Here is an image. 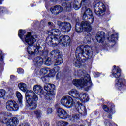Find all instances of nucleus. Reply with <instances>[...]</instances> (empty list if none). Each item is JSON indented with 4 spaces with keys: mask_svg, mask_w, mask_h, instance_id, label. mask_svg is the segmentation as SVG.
<instances>
[{
    "mask_svg": "<svg viewBox=\"0 0 126 126\" xmlns=\"http://www.w3.org/2000/svg\"><path fill=\"white\" fill-rule=\"evenodd\" d=\"M60 102L61 104L63 105L65 108H67V109L72 108L74 105V104H75L74 101H73V99L68 95L63 96L61 98Z\"/></svg>",
    "mask_w": 126,
    "mask_h": 126,
    "instance_id": "nucleus-9",
    "label": "nucleus"
},
{
    "mask_svg": "<svg viewBox=\"0 0 126 126\" xmlns=\"http://www.w3.org/2000/svg\"><path fill=\"white\" fill-rule=\"evenodd\" d=\"M91 41V37L89 35H86L84 39V42L85 44H89Z\"/></svg>",
    "mask_w": 126,
    "mask_h": 126,
    "instance_id": "nucleus-35",
    "label": "nucleus"
},
{
    "mask_svg": "<svg viewBox=\"0 0 126 126\" xmlns=\"http://www.w3.org/2000/svg\"><path fill=\"white\" fill-rule=\"evenodd\" d=\"M112 115H113V111L111 109L110 111L108 112V118H109V119H112Z\"/></svg>",
    "mask_w": 126,
    "mask_h": 126,
    "instance_id": "nucleus-44",
    "label": "nucleus"
},
{
    "mask_svg": "<svg viewBox=\"0 0 126 126\" xmlns=\"http://www.w3.org/2000/svg\"><path fill=\"white\" fill-rule=\"evenodd\" d=\"M81 6V4L78 1H75L73 4V7L75 10H78Z\"/></svg>",
    "mask_w": 126,
    "mask_h": 126,
    "instance_id": "nucleus-30",
    "label": "nucleus"
},
{
    "mask_svg": "<svg viewBox=\"0 0 126 126\" xmlns=\"http://www.w3.org/2000/svg\"><path fill=\"white\" fill-rule=\"evenodd\" d=\"M48 35L51 36V37H48L46 38V43L48 46L50 47H54L56 45L57 40L56 38L61 37V31L58 29H53L48 31Z\"/></svg>",
    "mask_w": 126,
    "mask_h": 126,
    "instance_id": "nucleus-5",
    "label": "nucleus"
},
{
    "mask_svg": "<svg viewBox=\"0 0 126 126\" xmlns=\"http://www.w3.org/2000/svg\"><path fill=\"white\" fill-rule=\"evenodd\" d=\"M68 93L70 96H72L75 99H78V98H79V92L76 89H73L70 91Z\"/></svg>",
    "mask_w": 126,
    "mask_h": 126,
    "instance_id": "nucleus-21",
    "label": "nucleus"
},
{
    "mask_svg": "<svg viewBox=\"0 0 126 126\" xmlns=\"http://www.w3.org/2000/svg\"><path fill=\"white\" fill-rule=\"evenodd\" d=\"M91 29H92L91 25H90L87 21H82L80 25L76 24L75 26V31L78 34H80L83 30L87 32H90Z\"/></svg>",
    "mask_w": 126,
    "mask_h": 126,
    "instance_id": "nucleus-7",
    "label": "nucleus"
},
{
    "mask_svg": "<svg viewBox=\"0 0 126 126\" xmlns=\"http://www.w3.org/2000/svg\"><path fill=\"white\" fill-rule=\"evenodd\" d=\"M43 60L41 57H36L33 60L34 64L38 66L41 65L43 63Z\"/></svg>",
    "mask_w": 126,
    "mask_h": 126,
    "instance_id": "nucleus-25",
    "label": "nucleus"
},
{
    "mask_svg": "<svg viewBox=\"0 0 126 126\" xmlns=\"http://www.w3.org/2000/svg\"><path fill=\"white\" fill-rule=\"evenodd\" d=\"M7 115L6 113H2L1 114V117H3V123L5 124L7 126H16L19 123V120L16 117H13L6 120V117Z\"/></svg>",
    "mask_w": 126,
    "mask_h": 126,
    "instance_id": "nucleus-8",
    "label": "nucleus"
},
{
    "mask_svg": "<svg viewBox=\"0 0 126 126\" xmlns=\"http://www.w3.org/2000/svg\"><path fill=\"white\" fill-rule=\"evenodd\" d=\"M54 72H55V74L58 72L57 75H56V79H59V78L61 77V72L60 71V67L56 66L53 69H52Z\"/></svg>",
    "mask_w": 126,
    "mask_h": 126,
    "instance_id": "nucleus-27",
    "label": "nucleus"
},
{
    "mask_svg": "<svg viewBox=\"0 0 126 126\" xmlns=\"http://www.w3.org/2000/svg\"><path fill=\"white\" fill-rule=\"evenodd\" d=\"M5 96V91L3 89L0 90V98H2Z\"/></svg>",
    "mask_w": 126,
    "mask_h": 126,
    "instance_id": "nucleus-40",
    "label": "nucleus"
},
{
    "mask_svg": "<svg viewBox=\"0 0 126 126\" xmlns=\"http://www.w3.org/2000/svg\"><path fill=\"white\" fill-rule=\"evenodd\" d=\"M49 72H50V68H43L40 70V74L41 75H45V76H48Z\"/></svg>",
    "mask_w": 126,
    "mask_h": 126,
    "instance_id": "nucleus-26",
    "label": "nucleus"
},
{
    "mask_svg": "<svg viewBox=\"0 0 126 126\" xmlns=\"http://www.w3.org/2000/svg\"><path fill=\"white\" fill-rule=\"evenodd\" d=\"M4 59V56L2 55V52L0 50V60L2 61Z\"/></svg>",
    "mask_w": 126,
    "mask_h": 126,
    "instance_id": "nucleus-46",
    "label": "nucleus"
},
{
    "mask_svg": "<svg viewBox=\"0 0 126 126\" xmlns=\"http://www.w3.org/2000/svg\"><path fill=\"white\" fill-rule=\"evenodd\" d=\"M34 115H35L37 118L39 119V118H41V116L42 115V112L40 110H36L34 111Z\"/></svg>",
    "mask_w": 126,
    "mask_h": 126,
    "instance_id": "nucleus-39",
    "label": "nucleus"
},
{
    "mask_svg": "<svg viewBox=\"0 0 126 126\" xmlns=\"http://www.w3.org/2000/svg\"><path fill=\"white\" fill-rule=\"evenodd\" d=\"M79 97L78 100H80L82 102H85L86 101H88L89 100V97H88V95L85 93H81L79 94Z\"/></svg>",
    "mask_w": 126,
    "mask_h": 126,
    "instance_id": "nucleus-23",
    "label": "nucleus"
},
{
    "mask_svg": "<svg viewBox=\"0 0 126 126\" xmlns=\"http://www.w3.org/2000/svg\"><path fill=\"white\" fill-rule=\"evenodd\" d=\"M45 64L48 66L52 64V61H51V58L50 57L45 58Z\"/></svg>",
    "mask_w": 126,
    "mask_h": 126,
    "instance_id": "nucleus-37",
    "label": "nucleus"
},
{
    "mask_svg": "<svg viewBox=\"0 0 126 126\" xmlns=\"http://www.w3.org/2000/svg\"><path fill=\"white\" fill-rule=\"evenodd\" d=\"M80 1V0H76V1H78V2H79V1Z\"/></svg>",
    "mask_w": 126,
    "mask_h": 126,
    "instance_id": "nucleus-55",
    "label": "nucleus"
},
{
    "mask_svg": "<svg viewBox=\"0 0 126 126\" xmlns=\"http://www.w3.org/2000/svg\"><path fill=\"white\" fill-rule=\"evenodd\" d=\"M44 88L47 91L46 96L47 98H51V97H54L55 96L56 94V93L54 92L56 89L55 85L47 83L44 85Z\"/></svg>",
    "mask_w": 126,
    "mask_h": 126,
    "instance_id": "nucleus-11",
    "label": "nucleus"
},
{
    "mask_svg": "<svg viewBox=\"0 0 126 126\" xmlns=\"http://www.w3.org/2000/svg\"><path fill=\"white\" fill-rule=\"evenodd\" d=\"M94 10L96 15H102L103 13L106 12V5L102 2H98L97 3L94 2Z\"/></svg>",
    "mask_w": 126,
    "mask_h": 126,
    "instance_id": "nucleus-10",
    "label": "nucleus"
},
{
    "mask_svg": "<svg viewBox=\"0 0 126 126\" xmlns=\"http://www.w3.org/2000/svg\"><path fill=\"white\" fill-rule=\"evenodd\" d=\"M57 24L61 28L62 31L64 33H68L71 29V25L69 22L58 21Z\"/></svg>",
    "mask_w": 126,
    "mask_h": 126,
    "instance_id": "nucleus-13",
    "label": "nucleus"
},
{
    "mask_svg": "<svg viewBox=\"0 0 126 126\" xmlns=\"http://www.w3.org/2000/svg\"><path fill=\"white\" fill-rule=\"evenodd\" d=\"M16 96L18 99L19 103L22 104V94L19 92H16Z\"/></svg>",
    "mask_w": 126,
    "mask_h": 126,
    "instance_id": "nucleus-29",
    "label": "nucleus"
},
{
    "mask_svg": "<svg viewBox=\"0 0 126 126\" xmlns=\"http://www.w3.org/2000/svg\"><path fill=\"white\" fill-rule=\"evenodd\" d=\"M79 118V117L78 116V115L76 114L72 117L71 118H70V120L71 121H76V120H78Z\"/></svg>",
    "mask_w": 126,
    "mask_h": 126,
    "instance_id": "nucleus-41",
    "label": "nucleus"
},
{
    "mask_svg": "<svg viewBox=\"0 0 126 126\" xmlns=\"http://www.w3.org/2000/svg\"><path fill=\"white\" fill-rule=\"evenodd\" d=\"M6 11V9L3 7H0V14H2V13H5Z\"/></svg>",
    "mask_w": 126,
    "mask_h": 126,
    "instance_id": "nucleus-42",
    "label": "nucleus"
},
{
    "mask_svg": "<svg viewBox=\"0 0 126 126\" xmlns=\"http://www.w3.org/2000/svg\"><path fill=\"white\" fill-rule=\"evenodd\" d=\"M57 115L61 119H68L70 116L67 114V112L63 108H58L57 111Z\"/></svg>",
    "mask_w": 126,
    "mask_h": 126,
    "instance_id": "nucleus-15",
    "label": "nucleus"
},
{
    "mask_svg": "<svg viewBox=\"0 0 126 126\" xmlns=\"http://www.w3.org/2000/svg\"><path fill=\"white\" fill-rule=\"evenodd\" d=\"M0 119H2L1 117H0Z\"/></svg>",
    "mask_w": 126,
    "mask_h": 126,
    "instance_id": "nucleus-59",
    "label": "nucleus"
},
{
    "mask_svg": "<svg viewBox=\"0 0 126 126\" xmlns=\"http://www.w3.org/2000/svg\"><path fill=\"white\" fill-rule=\"evenodd\" d=\"M80 73L82 76L81 79H75L73 80L72 83L75 86L78 88H84L86 91L89 89V87L91 86V78L88 74H86V71H80Z\"/></svg>",
    "mask_w": 126,
    "mask_h": 126,
    "instance_id": "nucleus-4",
    "label": "nucleus"
},
{
    "mask_svg": "<svg viewBox=\"0 0 126 126\" xmlns=\"http://www.w3.org/2000/svg\"><path fill=\"white\" fill-rule=\"evenodd\" d=\"M105 126H118V125L114 123H112L110 121H105Z\"/></svg>",
    "mask_w": 126,
    "mask_h": 126,
    "instance_id": "nucleus-38",
    "label": "nucleus"
},
{
    "mask_svg": "<svg viewBox=\"0 0 126 126\" xmlns=\"http://www.w3.org/2000/svg\"><path fill=\"white\" fill-rule=\"evenodd\" d=\"M117 38H118V34H112L111 39V42L115 41Z\"/></svg>",
    "mask_w": 126,
    "mask_h": 126,
    "instance_id": "nucleus-43",
    "label": "nucleus"
},
{
    "mask_svg": "<svg viewBox=\"0 0 126 126\" xmlns=\"http://www.w3.org/2000/svg\"><path fill=\"white\" fill-rule=\"evenodd\" d=\"M33 90L38 95H42L43 94V88L39 85H34L33 86Z\"/></svg>",
    "mask_w": 126,
    "mask_h": 126,
    "instance_id": "nucleus-22",
    "label": "nucleus"
},
{
    "mask_svg": "<svg viewBox=\"0 0 126 126\" xmlns=\"http://www.w3.org/2000/svg\"><path fill=\"white\" fill-rule=\"evenodd\" d=\"M114 69L112 70V75L115 78H119L121 76V69L116 65L113 66Z\"/></svg>",
    "mask_w": 126,
    "mask_h": 126,
    "instance_id": "nucleus-16",
    "label": "nucleus"
},
{
    "mask_svg": "<svg viewBox=\"0 0 126 126\" xmlns=\"http://www.w3.org/2000/svg\"><path fill=\"white\" fill-rule=\"evenodd\" d=\"M14 78V76H13V75H11L10 76V78L11 79H12V78Z\"/></svg>",
    "mask_w": 126,
    "mask_h": 126,
    "instance_id": "nucleus-53",
    "label": "nucleus"
},
{
    "mask_svg": "<svg viewBox=\"0 0 126 126\" xmlns=\"http://www.w3.org/2000/svg\"><path fill=\"white\" fill-rule=\"evenodd\" d=\"M108 40H110V38H108Z\"/></svg>",
    "mask_w": 126,
    "mask_h": 126,
    "instance_id": "nucleus-58",
    "label": "nucleus"
},
{
    "mask_svg": "<svg viewBox=\"0 0 126 126\" xmlns=\"http://www.w3.org/2000/svg\"><path fill=\"white\" fill-rule=\"evenodd\" d=\"M50 11L52 14L55 13V14H59V13H61L63 11V7L58 5L51 7Z\"/></svg>",
    "mask_w": 126,
    "mask_h": 126,
    "instance_id": "nucleus-18",
    "label": "nucleus"
},
{
    "mask_svg": "<svg viewBox=\"0 0 126 126\" xmlns=\"http://www.w3.org/2000/svg\"><path fill=\"white\" fill-rule=\"evenodd\" d=\"M75 55L76 58L74 60L73 64L76 67H80L82 59L77 56L82 55L83 57H85L86 59H91L92 56H93L92 48L88 45L79 46L76 49Z\"/></svg>",
    "mask_w": 126,
    "mask_h": 126,
    "instance_id": "nucleus-2",
    "label": "nucleus"
},
{
    "mask_svg": "<svg viewBox=\"0 0 126 126\" xmlns=\"http://www.w3.org/2000/svg\"><path fill=\"white\" fill-rule=\"evenodd\" d=\"M77 110L80 114H81L84 116H86V115L87 114V110H86L85 106L82 105V104H78L77 105Z\"/></svg>",
    "mask_w": 126,
    "mask_h": 126,
    "instance_id": "nucleus-19",
    "label": "nucleus"
},
{
    "mask_svg": "<svg viewBox=\"0 0 126 126\" xmlns=\"http://www.w3.org/2000/svg\"><path fill=\"white\" fill-rule=\"evenodd\" d=\"M18 87L23 92H26V100L29 110H35L37 108L38 95L30 90H27V85L24 83L18 84Z\"/></svg>",
    "mask_w": 126,
    "mask_h": 126,
    "instance_id": "nucleus-1",
    "label": "nucleus"
},
{
    "mask_svg": "<svg viewBox=\"0 0 126 126\" xmlns=\"http://www.w3.org/2000/svg\"><path fill=\"white\" fill-rule=\"evenodd\" d=\"M55 39H56V43H55V45L53 47H56V46H58L59 44L63 47H68L71 42L70 37L68 35L57 36V37H55Z\"/></svg>",
    "mask_w": 126,
    "mask_h": 126,
    "instance_id": "nucleus-6",
    "label": "nucleus"
},
{
    "mask_svg": "<svg viewBox=\"0 0 126 126\" xmlns=\"http://www.w3.org/2000/svg\"><path fill=\"white\" fill-rule=\"evenodd\" d=\"M96 77H99V76H100V73H96Z\"/></svg>",
    "mask_w": 126,
    "mask_h": 126,
    "instance_id": "nucleus-52",
    "label": "nucleus"
},
{
    "mask_svg": "<svg viewBox=\"0 0 126 126\" xmlns=\"http://www.w3.org/2000/svg\"><path fill=\"white\" fill-rule=\"evenodd\" d=\"M6 109L7 111H17L18 110V105L13 100H8L6 103Z\"/></svg>",
    "mask_w": 126,
    "mask_h": 126,
    "instance_id": "nucleus-14",
    "label": "nucleus"
},
{
    "mask_svg": "<svg viewBox=\"0 0 126 126\" xmlns=\"http://www.w3.org/2000/svg\"><path fill=\"white\" fill-rule=\"evenodd\" d=\"M43 54L44 56H47V55H48V51H46L45 52H43Z\"/></svg>",
    "mask_w": 126,
    "mask_h": 126,
    "instance_id": "nucleus-50",
    "label": "nucleus"
},
{
    "mask_svg": "<svg viewBox=\"0 0 126 126\" xmlns=\"http://www.w3.org/2000/svg\"><path fill=\"white\" fill-rule=\"evenodd\" d=\"M125 83H126V80H125V79H117L116 80L115 87L118 89H122V88H123V86L125 85Z\"/></svg>",
    "mask_w": 126,
    "mask_h": 126,
    "instance_id": "nucleus-17",
    "label": "nucleus"
},
{
    "mask_svg": "<svg viewBox=\"0 0 126 126\" xmlns=\"http://www.w3.org/2000/svg\"><path fill=\"white\" fill-rule=\"evenodd\" d=\"M62 6L66 10H69V8L71 7V4L70 2H64L62 4Z\"/></svg>",
    "mask_w": 126,
    "mask_h": 126,
    "instance_id": "nucleus-31",
    "label": "nucleus"
},
{
    "mask_svg": "<svg viewBox=\"0 0 126 126\" xmlns=\"http://www.w3.org/2000/svg\"><path fill=\"white\" fill-rule=\"evenodd\" d=\"M25 33H26V32L25 30H20L19 31V37L23 41H24V38L26 37V36L24 35Z\"/></svg>",
    "mask_w": 126,
    "mask_h": 126,
    "instance_id": "nucleus-28",
    "label": "nucleus"
},
{
    "mask_svg": "<svg viewBox=\"0 0 126 126\" xmlns=\"http://www.w3.org/2000/svg\"><path fill=\"white\" fill-rule=\"evenodd\" d=\"M63 63V58L61 56H58V57H57L54 60V65L56 66H58V65H61V64H62Z\"/></svg>",
    "mask_w": 126,
    "mask_h": 126,
    "instance_id": "nucleus-24",
    "label": "nucleus"
},
{
    "mask_svg": "<svg viewBox=\"0 0 126 126\" xmlns=\"http://www.w3.org/2000/svg\"><path fill=\"white\" fill-rule=\"evenodd\" d=\"M68 122L63 121H60L57 123V126H67Z\"/></svg>",
    "mask_w": 126,
    "mask_h": 126,
    "instance_id": "nucleus-33",
    "label": "nucleus"
},
{
    "mask_svg": "<svg viewBox=\"0 0 126 126\" xmlns=\"http://www.w3.org/2000/svg\"><path fill=\"white\" fill-rule=\"evenodd\" d=\"M50 54L51 55H52V56H54V57H57L61 55V52H60L59 50H54L51 52Z\"/></svg>",
    "mask_w": 126,
    "mask_h": 126,
    "instance_id": "nucleus-34",
    "label": "nucleus"
},
{
    "mask_svg": "<svg viewBox=\"0 0 126 126\" xmlns=\"http://www.w3.org/2000/svg\"><path fill=\"white\" fill-rule=\"evenodd\" d=\"M0 4H1V0H0Z\"/></svg>",
    "mask_w": 126,
    "mask_h": 126,
    "instance_id": "nucleus-56",
    "label": "nucleus"
},
{
    "mask_svg": "<svg viewBox=\"0 0 126 126\" xmlns=\"http://www.w3.org/2000/svg\"><path fill=\"white\" fill-rule=\"evenodd\" d=\"M47 76H48V77H55V76H56V72H55L53 69H50Z\"/></svg>",
    "mask_w": 126,
    "mask_h": 126,
    "instance_id": "nucleus-36",
    "label": "nucleus"
},
{
    "mask_svg": "<svg viewBox=\"0 0 126 126\" xmlns=\"http://www.w3.org/2000/svg\"><path fill=\"white\" fill-rule=\"evenodd\" d=\"M80 126H83V125H81Z\"/></svg>",
    "mask_w": 126,
    "mask_h": 126,
    "instance_id": "nucleus-57",
    "label": "nucleus"
},
{
    "mask_svg": "<svg viewBox=\"0 0 126 126\" xmlns=\"http://www.w3.org/2000/svg\"><path fill=\"white\" fill-rule=\"evenodd\" d=\"M50 126V124L48 122L45 123V124H44V126Z\"/></svg>",
    "mask_w": 126,
    "mask_h": 126,
    "instance_id": "nucleus-51",
    "label": "nucleus"
},
{
    "mask_svg": "<svg viewBox=\"0 0 126 126\" xmlns=\"http://www.w3.org/2000/svg\"><path fill=\"white\" fill-rule=\"evenodd\" d=\"M52 112H53V109H52V108H48L47 110V114L48 115H49L50 114H52Z\"/></svg>",
    "mask_w": 126,
    "mask_h": 126,
    "instance_id": "nucleus-49",
    "label": "nucleus"
},
{
    "mask_svg": "<svg viewBox=\"0 0 126 126\" xmlns=\"http://www.w3.org/2000/svg\"><path fill=\"white\" fill-rule=\"evenodd\" d=\"M83 20H88V22L91 25V23H93L94 21V17L93 16V13L90 8L87 9L83 15Z\"/></svg>",
    "mask_w": 126,
    "mask_h": 126,
    "instance_id": "nucleus-12",
    "label": "nucleus"
},
{
    "mask_svg": "<svg viewBox=\"0 0 126 126\" xmlns=\"http://www.w3.org/2000/svg\"><path fill=\"white\" fill-rule=\"evenodd\" d=\"M81 5L85 6L86 7H88V5H89V3H90V1L89 0H83L81 2H80Z\"/></svg>",
    "mask_w": 126,
    "mask_h": 126,
    "instance_id": "nucleus-32",
    "label": "nucleus"
},
{
    "mask_svg": "<svg viewBox=\"0 0 126 126\" xmlns=\"http://www.w3.org/2000/svg\"><path fill=\"white\" fill-rule=\"evenodd\" d=\"M36 39L37 36L36 35H32L31 32H28L24 38V41H23L26 45H29L27 47V52L32 57L36 56V54L39 53L40 47L34 44L37 41Z\"/></svg>",
    "mask_w": 126,
    "mask_h": 126,
    "instance_id": "nucleus-3",
    "label": "nucleus"
},
{
    "mask_svg": "<svg viewBox=\"0 0 126 126\" xmlns=\"http://www.w3.org/2000/svg\"><path fill=\"white\" fill-rule=\"evenodd\" d=\"M96 39L98 43H103L105 40V32H99L97 33Z\"/></svg>",
    "mask_w": 126,
    "mask_h": 126,
    "instance_id": "nucleus-20",
    "label": "nucleus"
},
{
    "mask_svg": "<svg viewBox=\"0 0 126 126\" xmlns=\"http://www.w3.org/2000/svg\"><path fill=\"white\" fill-rule=\"evenodd\" d=\"M103 109L104 111H105V112H108V111H109V107L107 106V105H103Z\"/></svg>",
    "mask_w": 126,
    "mask_h": 126,
    "instance_id": "nucleus-48",
    "label": "nucleus"
},
{
    "mask_svg": "<svg viewBox=\"0 0 126 126\" xmlns=\"http://www.w3.org/2000/svg\"><path fill=\"white\" fill-rule=\"evenodd\" d=\"M48 25L50 27H52V28H54L56 27V26L55 25V24H54V23H53L51 22H48Z\"/></svg>",
    "mask_w": 126,
    "mask_h": 126,
    "instance_id": "nucleus-47",
    "label": "nucleus"
},
{
    "mask_svg": "<svg viewBox=\"0 0 126 126\" xmlns=\"http://www.w3.org/2000/svg\"><path fill=\"white\" fill-rule=\"evenodd\" d=\"M52 1H57L58 0H51Z\"/></svg>",
    "mask_w": 126,
    "mask_h": 126,
    "instance_id": "nucleus-54",
    "label": "nucleus"
},
{
    "mask_svg": "<svg viewBox=\"0 0 126 126\" xmlns=\"http://www.w3.org/2000/svg\"><path fill=\"white\" fill-rule=\"evenodd\" d=\"M17 72L19 73V74H22V73H24V70L22 68H19L17 69Z\"/></svg>",
    "mask_w": 126,
    "mask_h": 126,
    "instance_id": "nucleus-45",
    "label": "nucleus"
}]
</instances>
